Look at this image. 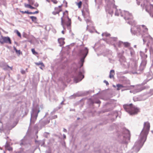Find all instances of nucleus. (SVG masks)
<instances>
[{
	"label": "nucleus",
	"mask_w": 153,
	"mask_h": 153,
	"mask_svg": "<svg viewBox=\"0 0 153 153\" xmlns=\"http://www.w3.org/2000/svg\"><path fill=\"white\" fill-rule=\"evenodd\" d=\"M63 16L61 18V25L63 27H64L65 25H66L67 27L70 29L71 25V20L68 16V12L67 10L63 13Z\"/></svg>",
	"instance_id": "f257e3e1"
},
{
	"label": "nucleus",
	"mask_w": 153,
	"mask_h": 153,
	"mask_svg": "<svg viewBox=\"0 0 153 153\" xmlns=\"http://www.w3.org/2000/svg\"><path fill=\"white\" fill-rule=\"evenodd\" d=\"M123 107L125 110L130 114H137L139 111V109L132 104L124 105Z\"/></svg>",
	"instance_id": "f03ea898"
},
{
	"label": "nucleus",
	"mask_w": 153,
	"mask_h": 153,
	"mask_svg": "<svg viewBox=\"0 0 153 153\" xmlns=\"http://www.w3.org/2000/svg\"><path fill=\"white\" fill-rule=\"evenodd\" d=\"M122 15L125 19L128 21V23L129 24L132 25L134 22L132 15L128 12L123 11L122 12Z\"/></svg>",
	"instance_id": "7ed1b4c3"
},
{
	"label": "nucleus",
	"mask_w": 153,
	"mask_h": 153,
	"mask_svg": "<svg viewBox=\"0 0 153 153\" xmlns=\"http://www.w3.org/2000/svg\"><path fill=\"white\" fill-rule=\"evenodd\" d=\"M143 25L142 26L137 25L136 26H135L134 28L131 29V31L132 33H133L134 34H136L137 35H139L141 33V28H143Z\"/></svg>",
	"instance_id": "20e7f679"
},
{
	"label": "nucleus",
	"mask_w": 153,
	"mask_h": 153,
	"mask_svg": "<svg viewBox=\"0 0 153 153\" xmlns=\"http://www.w3.org/2000/svg\"><path fill=\"white\" fill-rule=\"evenodd\" d=\"M150 126L149 123H145L144 124V137L146 136L145 140H144V142L146 139V137L149 133L150 129Z\"/></svg>",
	"instance_id": "39448f33"
},
{
	"label": "nucleus",
	"mask_w": 153,
	"mask_h": 153,
	"mask_svg": "<svg viewBox=\"0 0 153 153\" xmlns=\"http://www.w3.org/2000/svg\"><path fill=\"white\" fill-rule=\"evenodd\" d=\"M0 42L1 44H3L4 43L9 44H11V40L9 37H4L2 36H1L0 39Z\"/></svg>",
	"instance_id": "423d86ee"
},
{
	"label": "nucleus",
	"mask_w": 153,
	"mask_h": 153,
	"mask_svg": "<svg viewBox=\"0 0 153 153\" xmlns=\"http://www.w3.org/2000/svg\"><path fill=\"white\" fill-rule=\"evenodd\" d=\"M62 6L61 5L55 7L54 11L52 12V14L54 15L58 14L60 12L62 11Z\"/></svg>",
	"instance_id": "0eeeda50"
},
{
	"label": "nucleus",
	"mask_w": 153,
	"mask_h": 153,
	"mask_svg": "<svg viewBox=\"0 0 153 153\" xmlns=\"http://www.w3.org/2000/svg\"><path fill=\"white\" fill-rule=\"evenodd\" d=\"M88 53V50L87 48H85L80 51V55L82 56H84L85 57Z\"/></svg>",
	"instance_id": "6e6552de"
},
{
	"label": "nucleus",
	"mask_w": 153,
	"mask_h": 153,
	"mask_svg": "<svg viewBox=\"0 0 153 153\" xmlns=\"http://www.w3.org/2000/svg\"><path fill=\"white\" fill-rule=\"evenodd\" d=\"M84 76L82 75V73L81 72H79L78 76V77L77 78H75L74 80L75 81H76V82H77L81 81L82 79L84 78Z\"/></svg>",
	"instance_id": "1a4fd4ad"
},
{
	"label": "nucleus",
	"mask_w": 153,
	"mask_h": 153,
	"mask_svg": "<svg viewBox=\"0 0 153 153\" xmlns=\"http://www.w3.org/2000/svg\"><path fill=\"white\" fill-rule=\"evenodd\" d=\"M20 12L23 14L26 13H27L28 14H37L39 13V11L38 10H37V11H36L35 12H29L28 11H21V10H20Z\"/></svg>",
	"instance_id": "9d476101"
},
{
	"label": "nucleus",
	"mask_w": 153,
	"mask_h": 153,
	"mask_svg": "<svg viewBox=\"0 0 153 153\" xmlns=\"http://www.w3.org/2000/svg\"><path fill=\"white\" fill-rule=\"evenodd\" d=\"M65 38H61L58 39V41L60 46L63 45L65 43Z\"/></svg>",
	"instance_id": "9b49d317"
},
{
	"label": "nucleus",
	"mask_w": 153,
	"mask_h": 153,
	"mask_svg": "<svg viewBox=\"0 0 153 153\" xmlns=\"http://www.w3.org/2000/svg\"><path fill=\"white\" fill-rule=\"evenodd\" d=\"M115 74V72L114 70H111L110 71L109 77L110 78H114V76Z\"/></svg>",
	"instance_id": "f8f14e48"
},
{
	"label": "nucleus",
	"mask_w": 153,
	"mask_h": 153,
	"mask_svg": "<svg viewBox=\"0 0 153 153\" xmlns=\"http://www.w3.org/2000/svg\"><path fill=\"white\" fill-rule=\"evenodd\" d=\"M148 29H147L146 28H145L144 27V35H146V36L147 37L149 36L148 34Z\"/></svg>",
	"instance_id": "ddd939ff"
},
{
	"label": "nucleus",
	"mask_w": 153,
	"mask_h": 153,
	"mask_svg": "<svg viewBox=\"0 0 153 153\" xmlns=\"http://www.w3.org/2000/svg\"><path fill=\"white\" fill-rule=\"evenodd\" d=\"M14 50L15 51L16 53L18 54V55H20V54H22V52H21L20 51V50H18L16 48H15L14 47Z\"/></svg>",
	"instance_id": "4468645a"
},
{
	"label": "nucleus",
	"mask_w": 153,
	"mask_h": 153,
	"mask_svg": "<svg viewBox=\"0 0 153 153\" xmlns=\"http://www.w3.org/2000/svg\"><path fill=\"white\" fill-rule=\"evenodd\" d=\"M35 64L37 65H41L43 67H45V65L42 62H39L38 63L36 62L35 63Z\"/></svg>",
	"instance_id": "2eb2a0df"
},
{
	"label": "nucleus",
	"mask_w": 153,
	"mask_h": 153,
	"mask_svg": "<svg viewBox=\"0 0 153 153\" xmlns=\"http://www.w3.org/2000/svg\"><path fill=\"white\" fill-rule=\"evenodd\" d=\"M76 4L79 8H80L81 7L82 5V2L81 1H80L78 3H76Z\"/></svg>",
	"instance_id": "dca6fc26"
},
{
	"label": "nucleus",
	"mask_w": 153,
	"mask_h": 153,
	"mask_svg": "<svg viewBox=\"0 0 153 153\" xmlns=\"http://www.w3.org/2000/svg\"><path fill=\"white\" fill-rule=\"evenodd\" d=\"M117 90H119L121 88L124 87V86L122 85L119 84H117Z\"/></svg>",
	"instance_id": "f3484780"
},
{
	"label": "nucleus",
	"mask_w": 153,
	"mask_h": 153,
	"mask_svg": "<svg viewBox=\"0 0 153 153\" xmlns=\"http://www.w3.org/2000/svg\"><path fill=\"white\" fill-rule=\"evenodd\" d=\"M123 45L125 47L128 48L130 46V44L128 42H125L123 43Z\"/></svg>",
	"instance_id": "a211bd4d"
},
{
	"label": "nucleus",
	"mask_w": 153,
	"mask_h": 153,
	"mask_svg": "<svg viewBox=\"0 0 153 153\" xmlns=\"http://www.w3.org/2000/svg\"><path fill=\"white\" fill-rule=\"evenodd\" d=\"M31 50V51L33 54L35 55H37L38 54V53L36 52L35 51V49L34 48L32 49Z\"/></svg>",
	"instance_id": "6ab92c4d"
},
{
	"label": "nucleus",
	"mask_w": 153,
	"mask_h": 153,
	"mask_svg": "<svg viewBox=\"0 0 153 153\" xmlns=\"http://www.w3.org/2000/svg\"><path fill=\"white\" fill-rule=\"evenodd\" d=\"M30 18L33 21L35 22L36 20V17L33 16H31L30 17Z\"/></svg>",
	"instance_id": "aec40b11"
},
{
	"label": "nucleus",
	"mask_w": 153,
	"mask_h": 153,
	"mask_svg": "<svg viewBox=\"0 0 153 153\" xmlns=\"http://www.w3.org/2000/svg\"><path fill=\"white\" fill-rule=\"evenodd\" d=\"M15 32L17 33V35L19 37H21V34L17 30H16L15 31Z\"/></svg>",
	"instance_id": "412c9836"
},
{
	"label": "nucleus",
	"mask_w": 153,
	"mask_h": 153,
	"mask_svg": "<svg viewBox=\"0 0 153 153\" xmlns=\"http://www.w3.org/2000/svg\"><path fill=\"white\" fill-rule=\"evenodd\" d=\"M147 76L149 79H152L153 78L152 75L151 74H149V73L148 74Z\"/></svg>",
	"instance_id": "4be33fe9"
},
{
	"label": "nucleus",
	"mask_w": 153,
	"mask_h": 153,
	"mask_svg": "<svg viewBox=\"0 0 153 153\" xmlns=\"http://www.w3.org/2000/svg\"><path fill=\"white\" fill-rule=\"evenodd\" d=\"M30 5L31 4H26V3H25L24 4L25 6V7H27V8H30V6H31Z\"/></svg>",
	"instance_id": "5701e85b"
},
{
	"label": "nucleus",
	"mask_w": 153,
	"mask_h": 153,
	"mask_svg": "<svg viewBox=\"0 0 153 153\" xmlns=\"http://www.w3.org/2000/svg\"><path fill=\"white\" fill-rule=\"evenodd\" d=\"M85 21L87 23H92V21H91V19H86Z\"/></svg>",
	"instance_id": "b1692460"
},
{
	"label": "nucleus",
	"mask_w": 153,
	"mask_h": 153,
	"mask_svg": "<svg viewBox=\"0 0 153 153\" xmlns=\"http://www.w3.org/2000/svg\"><path fill=\"white\" fill-rule=\"evenodd\" d=\"M34 3V1L33 0H31L30 2L29 3V4L31 5H33Z\"/></svg>",
	"instance_id": "393cba45"
},
{
	"label": "nucleus",
	"mask_w": 153,
	"mask_h": 153,
	"mask_svg": "<svg viewBox=\"0 0 153 153\" xmlns=\"http://www.w3.org/2000/svg\"><path fill=\"white\" fill-rule=\"evenodd\" d=\"M83 57L81 59V61L82 62V63L84 61V59H85V57H84V56H83Z\"/></svg>",
	"instance_id": "a878e982"
},
{
	"label": "nucleus",
	"mask_w": 153,
	"mask_h": 153,
	"mask_svg": "<svg viewBox=\"0 0 153 153\" xmlns=\"http://www.w3.org/2000/svg\"><path fill=\"white\" fill-rule=\"evenodd\" d=\"M51 1L54 4H56L57 3V1L56 0H51Z\"/></svg>",
	"instance_id": "bb28decb"
},
{
	"label": "nucleus",
	"mask_w": 153,
	"mask_h": 153,
	"mask_svg": "<svg viewBox=\"0 0 153 153\" xmlns=\"http://www.w3.org/2000/svg\"><path fill=\"white\" fill-rule=\"evenodd\" d=\"M21 72V73L22 74H24L25 73V71L24 70H22Z\"/></svg>",
	"instance_id": "cd10ccee"
},
{
	"label": "nucleus",
	"mask_w": 153,
	"mask_h": 153,
	"mask_svg": "<svg viewBox=\"0 0 153 153\" xmlns=\"http://www.w3.org/2000/svg\"><path fill=\"white\" fill-rule=\"evenodd\" d=\"M104 82L107 85H108L109 84V83L106 80H104Z\"/></svg>",
	"instance_id": "c85d7f7f"
},
{
	"label": "nucleus",
	"mask_w": 153,
	"mask_h": 153,
	"mask_svg": "<svg viewBox=\"0 0 153 153\" xmlns=\"http://www.w3.org/2000/svg\"><path fill=\"white\" fill-rule=\"evenodd\" d=\"M104 34L106 36H109L110 35V34L108 33H105Z\"/></svg>",
	"instance_id": "c756f323"
},
{
	"label": "nucleus",
	"mask_w": 153,
	"mask_h": 153,
	"mask_svg": "<svg viewBox=\"0 0 153 153\" xmlns=\"http://www.w3.org/2000/svg\"><path fill=\"white\" fill-rule=\"evenodd\" d=\"M13 149L12 147H10L8 149V150L9 151H12Z\"/></svg>",
	"instance_id": "7c9ffc66"
},
{
	"label": "nucleus",
	"mask_w": 153,
	"mask_h": 153,
	"mask_svg": "<svg viewBox=\"0 0 153 153\" xmlns=\"http://www.w3.org/2000/svg\"><path fill=\"white\" fill-rule=\"evenodd\" d=\"M30 9H36V8L33 7H32V6H31V5L30 6Z\"/></svg>",
	"instance_id": "2f4dec72"
},
{
	"label": "nucleus",
	"mask_w": 153,
	"mask_h": 153,
	"mask_svg": "<svg viewBox=\"0 0 153 153\" xmlns=\"http://www.w3.org/2000/svg\"><path fill=\"white\" fill-rule=\"evenodd\" d=\"M63 131L64 132H67V130L66 129H63Z\"/></svg>",
	"instance_id": "473e14b6"
},
{
	"label": "nucleus",
	"mask_w": 153,
	"mask_h": 153,
	"mask_svg": "<svg viewBox=\"0 0 153 153\" xmlns=\"http://www.w3.org/2000/svg\"><path fill=\"white\" fill-rule=\"evenodd\" d=\"M44 68V67H43L41 65V66L40 67V68L42 70H43V68Z\"/></svg>",
	"instance_id": "72a5a7b5"
},
{
	"label": "nucleus",
	"mask_w": 153,
	"mask_h": 153,
	"mask_svg": "<svg viewBox=\"0 0 153 153\" xmlns=\"http://www.w3.org/2000/svg\"><path fill=\"white\" fill-rule=\"evenodd\" d=\"M62 33L63 34H64L65 33V32H64V31H63V30H62Z\"/></svg>",
	"instance_id": "f704fd0d"
},
{
	"label": "nucleus",
	"mask_w": 153,
	"mask_h": 153,
	"mask_svg": "<svg viewBox=\"0 0 153 153\" xmlns=\"http://www.w3.org/2000/svg\"><path fill=\"white\" fill-rule=\"evenodd\" d=\"M35 5L36 7H38L39 6V4H35Z\"/></svg>",
	"instance_id": "c9c22d12"
},
{
	"label": "nucleus",
	"mask_w": 153,
	"mask_h": 153,
	"mask_svg": "<svg viewBox=\"0 0 153 153\" xmlns=\"http://www.w3.org/2000/svg\"><path fill=\"white\" fill-rule=\"evenodd\" d=\"M10 69L11 70H12V69H13V67H10Z\"/></svg>",
	"instance_id": "e433bc0d"
},
{
	"label": "nucleus",
	"mask_w": 153,
	"mask_h": 153,
	"mask_svg": "<svg viewBox=\"0 0 153 153\" xmlns=\"http://www.w3.org/2000/svg\"><path fill=\"white\" fill-rule=\"evenodd\" d=\"M37 116H38V114H37L36 115V118H37Z\"/></svg>",
	"instance_id": "4c0bfd02"
},
{
	"label": "nucleus",
	"mask_w": 153,
	"mask_h": 153,
	"mask_svg": "<svg viewBox=\"0 0 153 153\" xmlns=\"http://www.w3.org/2000/svg\"><path fill=\"white\" fill-rule=\"evenodd\" d=\"M31 0H28V3L30 2V1Z\"/></svg>",
	"instance_id": "58836bf2"
},
{
	"label": "nucleus",
	"mask_w": 153,
	"mask_h": 153,
	"mask_svg": "<svg viewBox=\"0 0 153 153\" xmlns=\"http://www.w3.org/2000/svg\"><path fill=\"white\" fill-rule=\"evenodd\" d=\"M7 67H8V68H10V67L8 65H7Z\"/></svg>",
	"instance_id": "ea45409f"
},
{
	"label": "nucleus",
	"mask_w": 153,
	"mask_h": 153,
	"mask_svg": "<svg viewBox=\"0 0 153 153\" xmlns=\"http://www.w3.org/2000/svg\"><path fill=\"white\" fill-rule=\"evenodd\" d=\"M87 29H88V25H87Z\"/></svg>",
	"instance_id": "a19ab883"
},
{
	"label": "nucleus",
	"mask_w": 153,
	"mask_h": 153,
	"mask_svg": "<svg viewBox=\"0 0 153 153\" xmlns=\"http://www.w3.org/2000/svg\"><path fill=\"white\" fill-rule=\"evenodd\" d=\"M64 137L65 138H66V136H65V135H64Z\"/></svg>",
	"instance_id": "79ce46f5"
},
{
	"label": "nucleus",
	"mask_w": 153,
	"mask_h": 153,
	"mask_svg": "<svg viewBox=\"0 0 153 153\" xmlns=\"http://www.w3.org/2000/svg\"><path fill=\"white\" fill-rule=\"evenodd\" d=\"M137 4L138 5H140V4L138 2H137Z\"/></svg>",
	"instance_id": "37998d69"
},
{
	"label": "nucleus",
	"mask_w": 153,
	"mask_h": 153,
	"mask_svg": "<svg viewBox=\"0 0 153 153\" xmlns=\"http://www.w3.org/2000/svg\"><path fill=\"white\" fill-rule=\"evenodd\" d=\"M152 133L153 134V130L152 131Z\"/></svg>",
	"instance_id": "c03bdc74"
},
{
	"label": "nucleus",
	"mask_w": 153,
	"mask_h": 153,
	"mask_svg": "<svg viewBox=\"0 0 153 153\" xmlns=\"http://www.w3.org/2000/svg\"><path fill=\"white\" fill-rule=\"evenodd\" d=\"M152 2H153V0H151Z\"/></svg>",
	"instance_id": "a18cd8bd"
},
{
	"label": "nucleus",
	"mask_w": 153,
	"mask_h": 153,
	"mask_svg": "<svg viewBox=\"0 0 153 153\" xmlns=\"http://www.w3.org/2000/svg\"><path fill=\"white\" fill-rule=\"evenodd\" d=\"M85 1H87V0H85Z\"/></svg>",
	"instance_id": "49530a36"
}]
</instances>
